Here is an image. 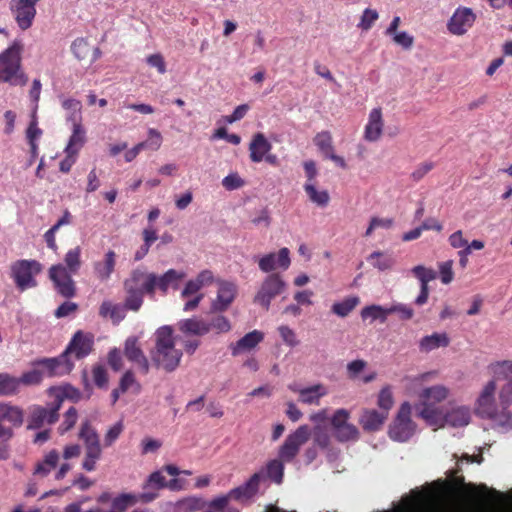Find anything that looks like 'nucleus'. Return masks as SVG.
<instances>
[{
    "instance_id": "obj_1",
    "label": "nucleus",
    "mask_w": 512,
    "mask_h": 512,
    "mask_svg": "<svg viewBox=\"0 0 512 512\" xmlns=\"http://www.w3.org/2000/svg\"><path fill=\"white\" fill-rule=\"evenodd\" d=\"M182 351L175 347L173 329L165 325L155 332V348L151 351V359L157 368L173 372L179 366Z\"/></svg>"
},
{
    "instance_id": "obj_2",
    "label": "nucleus",
    "mask_w": 512,
    "mask_h": 512,
    "mask_svg": "<svg viewBox=\"0 0 512 512\" xmlns=\"http://www.w3.org/2000/svg\"><path fill=\"white\" fill-rule=\"evenodd\" d=\"M22 50L21 40L16 39L0 54V83H9L13 86L26 85L28 78L21 70Z\"/></svg>"
},
{
    "instance_id": "obj_3",
    "label": "nucleus",
    "mask_w": 512,
    "mask_h": 512,
    "mask_svg": "<svg viewBox=\"0 0 512 512\" xmlns=\"http://www.w3.org/2000/svg\"><path fill=\"white\" fill-rule=\"evenodd\" d=\"M74 391L72 388L59 389L51 388L50 393L54 395L55 399L46 407L33 406L30 410L29 416V429H38L44 424H53L58 420V411L66 397H71L68 391Z\"/></svg>"
},
{
    "instance_id": "obj_4",
    "label": "nucleus",
    "mask_w": 512,
    "mask_h": 512,
    "mask_svg": "<svg viewBox=\"0 0 512 512\" xmlns=\"http://www.w3.org/2000/svg\"><path fill=\"white\" fill-rule=\"evenodd\" d=\"M78 437L83 442L85 448L82 468L88 472L94 471L97 462L102 457V446L99 434L92 426L91 422L85 420L81 423Z\"/></svg>"
},
{
    "instance_id": "obj_5",
    "label": "nucleus",
    "mask_w": 512,
    "mask_h": 512,
    "mask_svg": "<svg viewBox=\"0 0 512 512\" xmlns=\"http://www.w3.org/2000/svg\"><path fill=\"white\" fill-rule=\"evenodd\" d=\"M41 271L42 265L36 260H17L11 265V276L21 291L35 287V276Z\"/></svg>"
},
{
    "instance_id": "obj_6",
    "label": "nucleus",
    "mask_w": 512,
    "mask_h": 512,
    "mask_svg": "<svg viewBox=\"0 0 512 512\" xmlns=\"http://www.w3.org/2000/svg\"><path fill=\"white\" fill-rule=\"evenodd\" d=\"M411 406L405 402L401 405L395 420L389 427V436L397 442L408 441L416 432V425L410 418Z\"/></svg>"
},
{
    "instance_id": "obj_7",
    "label": "nucleus",
    "mask_w": 512,
    "mask_h": 512,
    "mask_svg": "<svg viewBox=\"0 0 512 512\" xmlns=\"http://www.w3.org/2000/svg\"><path fill=\"white\" fill-rule=\"evenodd\" d=\"M350 412L346 409H337L331 417L330 423L333 435L339 442L357 441L360 433L358 428L349 423Z\"/></svg>"
},
{
    "instance_id": "obj_8",
    "label": "nucleus",
    "mask_w": 512,
    "mask_h": 512,
    "mask_svg": "<svg viewBox=\"0 0 512 512\" xmlns=\"http://www.w3.org/2000/svg\"><path fill=\"white\" fill-rule=\"evenodd\" d=\"M286 288V283L277 273L269 274L262 282L254 297V302L268 310L271 301L280 295Z\"/></svg>"
},
{
    "instance_id": "obj_9",
    "label": "nucleus",
    "mask_w": 512,
    "mask_h": 512,
    "mask_svg": "<svg viewBox=\"0 0 512 512\" xmlns=\"http://www.w3.org/2000/svg\"><path fill=\"white\" fill-rule=\"evenodd\" d=\"M311 436V429L308 425L299 426L294 432L290 433L279 449V458L283 462H291L298 454L302 445H304Z\"/></svg>"
},
{
    "instance_id": "obj_10",
    "label": "nucleus",
    "mask_w": 512,
    "mask_h": 512,
    "mask_svg": "<svg viewBox=\"0 0 512 512\" xmlns=\"http://www.w3.org/2000/svg\"><path fill=\"white\" fill-rule=\"evenodd\" d=\"M40 0H11L9 10L17 26L22 31L32 27L37 10L36 5Z\"/></svg>"
},
{
    "instance_id": "obj_11",
    "label": "nucleus",
    "mask_w": 512,
    "mask_h": 512,
    "mask_svg": "<svg viewBox=\"0 0 512 512\" xmlns=\"http://www.w3.org/2000/svg\"><path fill=\"white\" fill-rule=\"evenodd\" d=\"M72 275L67 272L63 264L52 265L49 268V278L54 283L57 292L65 298L73 297L76 292Z\"/></svg>"
},
{
    "instance_id": "obj_12",
    "label": "nucleus",
    "mask_w": 512,
    "mask_h": 512,
    "mask_svg": "<svg viewBox=\"0 0 512 512\" xmlns=\"http://www.w3.org/2000/svg\"><path fill=\"white\" fill-rule=\"evenodd\" d=\"M35 365L41 366L43 374L49 377L67 374L74 367V363L64 352L58 357L39 359L35 361Z\"/></svg>"
},
{
    "instance_id": "obj_13",
    "label": "nucleus",
    "mask_w": 512,
    "mask_h": 512,
    "mask_svg": "<svg viewBox=\"0 0 512 512\" xmlns=\"http://www.w3.org/2000/svg\"><path fill=\"white\" fill-rule=\"evenodd\" d=\"M495 390V381H489L477 399L475 411L482 418H494L497 415L498 409L494 399Z\"/></svg>"
},
{
    "instance_id": "obj_14",
    "label": "nucleus",
    "mask_w": 512,
    "mask_h": 512,
    "mask_svg": "<svg viewBox=\"0 0 512 512\" xmlns=\"http://www.w3.org/2000/svg\"><path fill=\"white\" fill-rule=\"evenodd\" d=\"M154 273H146L144 270L135 269L124 281L125 291H138L153 295Z\"/></svg>"
},
{
    "instance_id": "obj_15",
    "label": "nucleus",
    "mask_w": 512,
    "mask_h": 512,
    "mask_svg": "<svg viewBox=\"0 0 512 512\" xmlns=\"http://www.w3.org/2000/svg\"><path fill=\"white\" fill-rule=\"evenodd\" d=\"M500 401L502 411H497V415L491 418L495 426L502 432H507L512 429V414L506 411L509 404L512 402V381H509L500 392Z\"/></svg>"
},
{
    "instance_id": "obj_16",
    "label": "nucleus",
    "mask_w": 512,
    "mask_h": 512,
    "mask_svg": "<svg viewBox=\"0 0 512 512\" xmlns=\"http://www.w3.org/2000/svg\"><path fill=\"white\" fill-rule=\"evenodd\" d=\"M475 14L470 8L459 7L447 23V28L454 35H463L473 25Z\"/></svg>"
},
{
    "instance_id": "obj_17",
    "label": "nucleus",
    "mask_w": 512,
    "mask_h": 512,
    "mask_svg": "<svg viewBox=\"0 0 512 512\" xmlns=\"http://www.w3.org/2000/svg\"><path fill=\"white\" fill-rule=\"evenodd\" d=\"M124 354L130 362L138 366L141 373L148 374L150 370V363L138 344L137 337L130 336L125 340Z\"/></svg>"
},
{
    "instance_id": "obj_18",
    "label": "nucleus",
    "mask_w": 512,
    "mask_h": 512,
    "mask_svg": "<svg viewBox=\"0 0 512 512\" xmlns=\"http://www.w3.org/2000/svg\"><path fill=\"white\" fill-rule=\"evenodd\" d=\"M290 263V252L288 248H281L278 253H268L258 261L259 269L265 273H269L277 268L287 270Z\"/></svg>"
},
{
    "instance_id": "obj_19",
    "label": "nucleus",
    "mask_w": 512,
    "mask_h": 512,
    "mask_svg": "<svg viewBox=\"0 0 512 512\" xmlns=\"http://www.w3.org/2000/svg\"><path fill=\"white\" fill-rule=\"evenodd\" d=\"M93 348V337L89 334H85L82 331H77L64 353L69 356L71 354L75 355L76 359H82L88 356Z\"/></svg>"
},
{
    "instance_id": "obj_20",
    "label": "nucleus",
    "mask_w": 512,
    "mask_h": 512,
    "mask_svg": "<svg viewBox=\"0 0 512 512\" xmlns=\"http://www.w3.org/2000/svg\"><path fill=\"white\" fill-rule=\"evenodd\" d=\"M219 288L216 298L212 301L211 312L226 311L234 301L237 287L232 282L219 281Z\"/></svg>"
},
{
    "instance_id": "obj_21",
    "label": "nucleus",
    "mask_w": 512,
    "mask_h": 512,
    "mask_svg": "<svg viewBox=\"0 0 512 512\" xmlns=\"http://www.w3.org/2000/svg\"><path fill=\"white\" fill-rule=\"evenodd\" d=\"M265 473L264 472H257L253 474L250 479L245 482L244 484L232 489L229 492V495L232 497V499L238 500V501H245L252 498L259 490V486L261 482L265 481Z\"/></svg>"
},
{
    "instance_id": "obj_22",
    "label": "nucleus",
    "mask_w": 512,
    "mask_h": 512,
    "mask_svg": "<svg viewBox=\"0 0 512 512\" xmlns=\"http://www.w3.org/2000/svg\"><path fill=\"white\" fill-rule=\"evenodd\" d=\"M117 255L108 250L102 260L93 262V273L100 282H107L115 271Z\"/></svg>"
},
{
    "instance_id": "obj_23",
    "label": "nucleus",
    "mask_w": 512,
    "mask_h": 512,
    "mask_svg": "<svg viewBox=\"0 0 512 512\" xmlns=\"http://www.w3.org/2000/svg\"><path fill=\"white\" fill-rule=\"evenodd\" d=\"M263 339V332L253 330L240 338L236 343L230 344L229 348L233 356H238L241 353L254 349Z\"/></svg>"
},
{
    "instance_id": "obj_24",
    "label": "nucleus",
    "mask_w": 512,
    "mask_h": 512,
    "mask_svg": "<svg viewBox=\"0 0 512 512\" xmlns=\"http://www.w3.org/2000/svg\"><path fill=\"white\" fill-rule=\"evenodd\" d=\"M383 119H382V111L380 108H374L370 111L368 122L365 126L364 130V138L369 142L377 141L382 134L383 131Z\"/></svg>"
},
{
    "instance_id": "obj_25",
    "label": "nucleus",
    "mask_w": 512,
    "mask_h": 512,
    "mask_svg": "<svg viewBox=\"0 0 512 512\" xmlns=\"http://www.w3.org/2000/svg\"><path fill=\"white\" fill-rule=\"evenodd\" d=\"M415 408L418 416L424 419L428 425L435 427L445 425V414L437 406L418 403Z\"/></svg>"
},
{
    "instance_id": "obj_26",
    "label": "nucleus",
    "mask_w": 512,
    "mask_h": 512,
    "mask_svg": "<svg viewBox=\"0 0 512 512\" xmlns=\"http://www.w3.org/2000/svg\"><path fill=\"white\" fill-rule=\"evenodd\" d=\"M185 274L175 269H169L161 276L155 274L153 285V293L158 288L163 294H166L169 288L177 289L179 282L184 278Z\"/></svg>"
},
{
    "instance_id": "obj_27",
    "label": "nucleus",
    "mask_w": 512,
    "mask_h": 512,
    "mask_svg": "<svg viewBox=\"0 0 512 512\" xmlns=\"http://www.w3.org/2000/svg\"><path fill=\"white\" fill-rule=\"evenodd\" d=\"M271 149L272 145L264 134L256 133L249 144L251 161L254 163H260L264 160L265 155L269 153Z\"/></svg>"
},
{
    "instance_id": "obj_28",
    "label": "nucleus",
    "mask_w": 512,
    "mask_h": 512,
    "mask_svg": "<svg viewBox=\"0 0 512 512\" xmlns=\"http://www.w3.org/2000/svg\"><path fill=\"white\" fill-rule=\"evenodd\" d=\"M8 422L10 427H20L24 422V411L22 408L10 403H0V423Z\"/></svg>"
},
{
    "instance_id": "obj_29",
    "label": "nucleus",
    "mask_w": 512,
    "mask_h": 512,
    "mask_svg": "<svg viewBox=\"0 0 512 512\" xmlns=\"http://www.w3.org/2000/svg\"><path fill=\"white\" fill-rule=\"evenodd\" d=\"M178 328L187 335L203 336L210 332L208 322L198 318L183 319L178 322Z\"/></svg>"
},
{
    "instance_id": "obj_30",
    "label": "nucleus",
    "mask_w": 512,
    "mask_h": 512,
    "mask_svg": "<svg viewBox=\"0 0 512 512\" xmlns=\"http://www.w3.org/2000/svg\"><path fill=\"white\" fill-rule=\"evenodd\" d=\"M328 394V388L321 383L305 387L300 391L298 401L307 405H319L321 398Z\"/></svg>"
},
{
    "instance_id": "obj_31",
    "label": "nucleus",
    "mask_w": 512,
    "mask_h": 512,
    "mask_svg": "<svg viewBox=\"0 0 512 512\" xmlns=\"http://www.w3.org/2000/svg\"><path fill=\"white\" fill-rule=\"evenodd\" d=\"M86 142V131L81 123L72 124V134L65 147V154L78 155Z\"/></svg>"
},
{
    "instance_id": "obj_32",
    "label": "nucleus",
    "mask_w": 512,
    "mask_h": 512,
    "mask_svg": "<svg viewBox=\"0 0 512 512\" xmlns=\"http://www.w3.org/2000/svg\"><path fill=\"white\" fill-rule=\"evenodd\" d=\"M388 417L387 412H379L375 409L365 410L360 417V424L366 431H377Z\"/></svg>"
},
{
    "instance_id": "obj_33",
    "label": "nucleus",
    "mask_w": 512,
    "mask_h": 512,
    "mask_svg": "<svg viewBox=\"0 0 512 512\" xmlns=\"http://www.w3.org/2000/svg\"><path fill=\"white\" fill-rule=\"evenodd\" d=\"M471 413L468 407L458 406L445 413V424L452 427H463L469 424Z\"/></svg>"
},
{
    "instance_id": "obj_34",
    "label": "nucleus",
    "mask_w": 512,
    "mask_h": 512,
    "mask_svg": "<svg viewBox=\"0 0 512 512\" xmlns=\"http://www.w3.org/2000/svg\"><path fill=\"white\" fill-rule=\"evenodd\" d=\"M448 396V390L442 385H435L422 390L420 393L419 403H425L426 405H433L442 402Z\"/></svg>"
},
{
    "instance_id": "obj_35",
    "label": "nucleus",
    "mask_w": 512,
    "mask_h": 512,
    "mask_svg": "<svg viewBox=\"0 0 512 512\" xmlns=\"http://www.w3.org/2000/svg\"><path fill=\"white\" fill-rule=\"evenodd\" d=\"M367 261L377 270L379 271H387L391 270L395 263L396 259L391 253L374 251L368 257Z\"/></svg>"
},
{
    "instance_id": "obj_36",
    "label": "nucleus",
    "mask_w": 512,
    "mask_h": 512,
    "mask_svg": "<svg viewBox=\"0 0 512 512\" xmlns=\"http://www.w3.org/2000/svg\"><path fill=\"white\" fill-rule=\"evenodd\" d=\"M125 311L123 305L113 304L110 301H104L99 308L100 316L111 319L114 324L120 323L125 318Z\"/></svg>"
},
{
    "instance_id": "obj_37",
    "label": "nucleus",
    "mask_w": 512,
    "mask_h": 512,
    "mask_svg": "<svg viewBox=\"0 0 512 512\" xmlns=\"http://www.w3.org/2000/svg\"><path fill=\"white\" fill-rule=\"evenodd\" d=\"M449 345V337L446 333H433L423 337L420 341L419 347L421 351L430 352L440 347Z\"/></svg>"
},
{
    "instance_id": "obj_38",
    "label": "nucleus",
    "mask_w": 512,
    "mask_h": 512,
    "mask_svg": "<svg viewBox=\"0 0 512 512\" xmlns=\"http://www.w3.org/2000/svg\"><path fill=\"white\" fill-rule=\"evenodd\" d=\"M388 315L389 306L384 307L377 304L365 306L360 312L362 320H369L371 323L377 320L381 323H385Z\"/></svg>"
},
{
    "instance_id": "obj_39",
    "label": "nucleus",
    "mask_w": 512,
    "mask_h": 512,
    "mask_svg": "<svg viewBox=\"0 0 512 512\" xmlns=\"http://www.w3.org/2000/svg\"><path fill=\"white\" fill-rule=\"evenodd\" d=\"M309 200L319 207H326L330 201V196L327 190H318L315 183L306 182L303 186Z\"/></svg>"
},
{
    "instance_id": "obj_40",
    "label": "nucleus",
    "mask_w": 512,
    "mask_h": 512,
    "mask_svg": "<svg viewBox=\"0 0 512 512\" xmlns=\"http://www.w3.org/2000/svg\"><path fill=\"white\" fill-rule=\"evenodd\" d=\"M62 107L67 112L66 120L71 124L81 123V109L82 104L79 100L74 98H67L62 100Z\"/></svg>"
},
{
    "instance_id": "obj_41",
    "label": "nucleus",
    "mask_w": 512,
    "mask_h": 512,
    "mask_svg": "<svg viewBox=\"0 0 512 512\" xmlns=\"http://www.w3.org/2000/svg\"><path fill=\"white\" fill-rule=\"evenodd\" d=\"M81 254L82 249L80 246H76L66 252L63 265L67 269V272L72 274L79 272L82 265Z\"/></svg>"
},
{
    "instance_id": "obj_42",
    "label": "nucleus",
    "mask_w": 512,
    "mask_h": 512,
    "mask_svg": "<svg viewBox=\"0 0 512 512\" xmlns=\"http://www.w3.org/2000/svg\"><path fill=\"white\" fill-rule=\"evenodd\" d=\"M359 303V297L350 296L340 302H335L331 307V311L337 316L344 318L348 316Z\"/></svg>"
},
{
    "instance_id": "obj_43",
    "label": "nucleus",
    "mask_w": 512,
    "mask_h": 512,
    "mask_svg": "<svg viewBox=\"0 0 512 512\" xmlns=\"http://www.w3.org/2000/svg\"><path fill=\"white\" fill-rule=\"evenodd\" d=\"M13 437V428L0 423V461L10 457V441Z\"/></svg>"
},
{
    "instance_id": "obj_44",
    "label": "nucleus",
    "mask_w": 512,
    "mask_h": 512,
    "mask_svg": "<svg viewBox=\"0 0 512 512\" xmlns=\"http://www.w3.org/2000/svg\"><path fill=\"white\" fill-rule=\"evenodd\" d=\"M19 392V380L7 373H0V396H13Z\"/></svg>"
},
{
    "instance_id": "obj_45",
    "label": "nucleus",
    "mask_w": 512,
    "mask_h": 512,
    "mask_svg": "<svg viewBox=\"0 0 512 512\" xmlns=\"http://www.w3.org/2000/svg\"><path fill=\"white\" fill-rule=\"evenodd\" d=\"M59 454L56 450L50 451L44 458V460L39 463L35 469V473L46 476L50 473L52 469H54L58 463Z\"/></svg>"
},
{
    "instance_id": "obj_46",
    "label": "nucleus",
    "mask_w": 512,
    "mask_h": 512,
    "mask_svg": "<svg viewBox=\"0 0 512 512\" xmlns=\"http://www.w3.org/2000/svg\"><path fill=\"white\" fill-rule=\"evenodd\" d=\"M314 144L325 157L333 151L332 137L328 131L319 132L314 137Z\"/></svg>"
},
{
    "instance_id": "obj_47",
    "label": "nucleus",
    "mask_w": 512,
    "mask_h": 512,
    "mask_svg": "<svg viewBox=\"0 0 512 512\" xmlns=\"http://www.w3.org/2000/svg\"><path fill=\"white\" fill-rule=\"evenodd\" d=\"M411 272L419 280L420 286H428V283L436 279L437 274L431 268H426L423 265H417L412 268Z\"/></svg>"
},
{
    "instance_id": "obj_48",
    "label": "nucleus",
    "mask_w": 512,
    "mask_h": 512,
    "mask_svg": "<svg viewBox=\"0 0 512 512\" xmlns=\"http://www.w3.org/2000/svg\"><path fill=\"white\" fill-rule=\"evenodd\" d=\"M284 466L282 460H272L267 464L265 477H269L275 483L280 484L283 480Z\"/></svg>"
},
{
    "instance_id": "obj_49",
    "label": "nucleus",
    "mask_w": 512,
    "mask_h": 512,
    "mask_svg": "<svg viewBox=\"0 0 512 512\" xmlns=\"http://www.w3.org/2000/svg\"><path fill=\"white\" fill-rule=\"evenodd\" d=\"M311 434L313 435L315 445L321 449H327L329 447L330 435L324 427L316 425L313 431H311Z\"/></svg>"
},
{
    "instance_id": "obj_50",
    "label": "nucleus",
    "mask_w": 512,
    "mask_h": 512,
    "mask_svg": "<svg viewBox=\"0 0 512 512\" xmlns=\"http://www.w3.org/2000/svg\"><path fill=\"white\" fill-rule=\"evenodd\" d=\"M127 297L125 299L124 307L132 311H138L143 304V295L145 293L138 291H126Z\"/></svg>"
},
{
    "instance_id": "obj_51",
    "label": "nucleus",
    "mask_w": 512,
    "mask_h": 512,
    "mask_svg": "<svg viewBox=\"0 0 512 512\" xmlns=\"http://www.w3.org/2000/svg\"><path fill=\"white\" fill-rule=\"evenodd\" d=\"M379 18V14L376 10L366 8L361 16L358 27L363 31H368L372 28L375 21Z\"/></svg>"
},
{
    "instance_id": "obj_52",
    "label": "nucleus",
    "mask_w": 512,
    "mask_h": 512,
    "mask_svg": "<svg viewBox=\"0 0 512 512\" xmlns=\"http://www.w3.org/2000/svg\"><path fill=\"white\" fill-rule=\"evenodd\" d=\"M92 378L99 388H106L108 384V373L104 365L96 364L92 368Z\"/></svg>"
},
{
    "instance_id": "obj_53",
    "label": "nucleus",
    "mask_w": 512,
    "mask_h": 512,
    "mask_svg": "<svg viewBox=\"0 0 512 512\" xmlns=\"http://www.w3.org/2000/svg\"><path fill=\"white\" fill-rule=\"evenodd\" d=\"M278 332L283 340V342L289 347H296L299 345V340L297 335L293 329H291L287 325H281L278 327Z\"/></svg>"
},
{
    "instance_id": "obj_54",
    "label": "nucleus",
    "mask_w": 512,
    "mask_h": 512,
    "mask_svg": "<svg viewBox=\"0 0 512 512\" xmlns=\"http://www.w3.org/2000/svg\"><path fill=\"white\" fill-rule=\"evenodd\" d=\"M208 325L210 326V331L215 330L217 333H227L231 330L230 321L223 315L213 317L208 322Z\"/></svg>"
},
{
    "instance_id": "obj_55",
    "label": "nucleus",
    "mask_w": 512,
    "mask_h": 512,
    "mask_svg": "<svg viewBox=\"0 0 512 512\" xmlns=\"http://www.w3.org/2000/svg\"><path fill=\"white\" fill-rule=\"evenodd\" d=\"M495 382L500 379H510L512 377V361H503L497 363L493 368Z\"/></svg>"
},
{
    "instance_id": "obj_56",
    "label": "nucleus",
    "mask_w": 512,
    "mask_h": 512,
    "mask_svg": "<svg viewBox=\"0 0 512 512\" xmlns=\"http://www.w3.org/2000/svg\"><path fill=\"white\" fill-rule=\"evenodd\" d=\"M71 49L74 56L79 60L85 59L90 52V46L87 43V41L83 38H78L74 40Z\"/></svg>"
},
{
    "instance_id": "obj_57",
    "label": "nucleus",
    "mask_w": 512,
    "mask_h": 512,
    "mask_svg": "<svg viewBox=\"0 0 512 512\" xmlns=\"http://www.w3.org/2000/svg\"><path fill=\"white\" fill-rule=\"evenodd\" d=\"M396 313L401 320H410L414 316V310L403 303H394L389 306V315Z\"/></svg>"
},
{
    "instance_id": "obj_58",
    "label": "nucleus",
    "mask_w": 512,
    "mask_h": 512,
    "mask_svg": "<svg viewBox=\"0 0 512 512\" xmlns=\"http://www.w3.org/2000/svg\"><path fill=\"white\" fill-rule=\"evenodd\" d=\"M43 376H44L43 372L40 370H37V369L27 371V372L23 373L20 378H18L19 386L21 384H24V385L39 384L42 381Z\"/></svg>"
},
{
    "instance_id": "obj_59",
    "label": "nucleus",
    "mask_w": 512,
    "mask_h": 512,
    "mask_svg": "<svg viewBox=\"0 0 512 512\" xmlns=\"http://www.w3.org/2000/svg\"><path fill=\"white\" fill-rule=\"evenodd\" d=\"M77 418H78L77 410L74 407H70L66 411V413L64 415V420L61 423V425L59 426L60 433L64 434L67 431H69L75 425Z\"/></svg>"
},
{
    "instance_id": "obj_60",
    "label": "nucleus",
    "mask_w": 512,
    "mask_h": 512,
    "mask_svg": "<svg viewBox=\"0 0 512 512\" xmlns=\"http://www.w3.org/2000/svg\"><path fill=\"white\" fill-rule=\"evenodd\" d=\"M107 363L115 372L123 368V358L121 351L118 348H112L107 355Z\"/></svg>"
},
{
    "instance_id": "obj_61",
    "label": "nucleus",
    "mask_w": 512,
    "mask_h": 512,
    "mask_svg": "<svg viewBox=\"0 0 512 512\" xmlns=\"http://www.w3.org/2000/svg\"><path fill=\"white\" fill-rule=\"evenodd\" d=\"M453 261L447 260L438 264L440 279L443 284H449L452 282L454 273H453Z\"/></svg>"
},
{
    "instance_id": "obj_62",
    "label": "nucleus",
    "mask_w": 512,
    "mask_h": 512,
    "mask_svg": "<svg viewBox=\"0 0 512 512\" xmlns=\"http://www.w3.org/2000/svg\"><path fill=\"white\" fill-rule=\"evenodd\" d=\"M136 386L137 391L140 390V385L137 383L135 376L131 370H127L119 381V389L122 393L128 391L129 388Z\"/></svg>"
},
{
    "instance_id": "obj_63",
    "label": "nucleus",
    "mask_w": 512,
    "mask_h": 512,
    "mask_svg": "<svg viewBox=\"0 0 512 512\" xmlns=\"http://www.w3.org/2000/svg\"><path fill=\"white\" fill-rule=\"evenodd\" d=\"M378 405L383 410L382 412H387L393 406V396L392 392L389 388H384L380 391L378 396Z\"/></svg>"
},
{
    "instance_id": "obj_64",
    "label": "nucleus",
    "mask_w": 512,
    "mask_h": 512,
    "mask_svg": "<svg viewBox=\"0 0 512 512\" xmlns=\"http://www.w3.org/2000/svg\"><path fill=\"white\" fill-rule=\"evenodd\" d=\"M222 185L225 189L232 191L241 188L244 180L237 173H231L223 178Z\"/></svg>"
}]
</instances>
